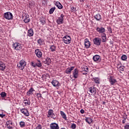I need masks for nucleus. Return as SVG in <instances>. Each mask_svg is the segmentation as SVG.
Wrapping results in <instances>:
<instances>
[{
	"mask_svg": "<svg viewBox=\"0 0 129 129\" xmlns=\"http://www.w3.org/2000/svg\"><path fill=\"white\" fill-rule=\"evenodd\" d=\"M45 61L50 65L51 64V59L49 57H47Z\"/></svg>",
	"mask_w": 129,
	"mask_h": 129,
	"instance_id": "c9c22d12",
	"label": "nucleus"
},
{
	"mask_svg": "<svg viewBox=\"0 0 129 129\" xmlns=\"http://www.w3.org/2000/svg\"><path fill=\"white\" fill-rule=\"evenodd\" d=\"M60 114L62 117H63V118L65 119V120H67V117L66 116V114H65L64 112H63L62 111H60Z\"/></svg>",
	"mask_w": 129,
	"mask_h": 129,
	"instance_id": "bb28decb",
	"label": "nucleus"
},
{
	"mask_svg": "<svg viewBox=\"0 0 129 129\" xmlns=\"http://www.w3.org/2000/svg\"><path fill=\"white\" fill-rule=\"evenodd\" d=\"M62 41L64 44H70L71 43V37L69 35H66L62 38Z\"/></svg>",
	"mask_w": 129,
	"mask_h": 129,
	"instance_id": "7ed1b4c3",
	"label": "nucleus"
},
{
	"mask_svg": "<svg viewBox=\"0 0 129 129\" xmlns=\"http://www.w3.org/2000/svg\"><path fill=\"white\" fill-rule=\"evenodd\" d=\"M94 18L96 21H100V20H101V15L99 14H97L94 16Z\"/></svg>",
	"mask_w": 129,
	"mask_h": 129,
	"instance_id": "b1692460",
	"label": "nucleus"
},
{
	"mask_svg": "<svg viewBox=\"0 0 129 129\" xmlns=\"http://www.w3.org/2000/svg\"><path fill=\"white\" fill-rule=\"evenodd\" d=\"M78 73H79V71L77 69H75L73 72V77L74 78H78Z\"/></svg>",
	"mask_w": 129,
	"mask_h": 129,
	"instance_id": "4468645a",
	"label": "nucleus"
},
{
	"mask_svg": "<svg viewBox=\"0 0 129 129\" xmlns=\"http://www.w3.org/2000/svg\"><path fill=\"white\" fill-rule=\"evenodd\" d=\"M51 84L54 87H59L60 86V83L56 80H53L51 81Z\"/></svg>",
	"mask_w": 129,
	"mask_h": 129,
	"instance_id": "f8f14e48",
	"label": "nucleus"
},
{
	"mask_svg": "<svg viewBox=\"0 0 129 129\" xmlns=\"http://www.w3.org/2000/svg\"><path fill=\"white\" fill-rule=\"evenodd\" d=\"M50 49L51 52H55L56 51V46L52 45L50 47Z\"/></svg>",
	"mask_w": 129,
	"mask_h": 129,
	"instance_id": "c85d7f7f",
	"label": "nucleus"
},
{
	"mask_svg": "<svg viewBox=\"0 0 129 129\" xmlns=\"http://www.w3.org/2000/svg\"><path fill=\"white\" fill-rule=\"evenodd\" d=\"M93 60H94V62L98 63V62H100L101 61V58L99 55H95L93 57Z\"/></svg>",
	"mask_w": 129,
	"mask_h": 129,
	"instance_id": "9b49d317",
	"label": "nucleus"
},
{
	"mask_svg": "<svg viewBox=\"0 0 129 129\" xmlns=\"http://www.w3.org/2000/svg\"><path fill=\"white\" fill-rule=\"evenodd\" d=\"M64 16L63 14H61L59 17L56 20V22L58 25H61L64 23Z\"/></svg>",
	"mask_w": 129,
	"mask_h": 129,
	"instance_id": "39448f33",
	"label": "nucleus"
},
{
	"mask_svg": "<svg viewBox=\"0 0 129 129\" xmlns=\"http://www.w3.org/2000/svg\"><path fill=\"white\" fill-rule=\"evenodd\" d=\"M80 112H81V113H82V114L84 113V110L81 109L80 110Z\"/></svg>",
	"mask_w": 129,
	"mask_h": 129,
	"instance_id": "3c124183",
	"label": "nucleus"
},
{
	"mask_svg": "<svg viewBox=\"0 0 129 129\" xmlns=\"http://www.w3.org/2000/svg\"><path fill=\"white\" fill-rule=\"evenodd\" d=\"M87 72H85L84 73L83 72V75H86V74H87Z\"/></svg>",
	"mask_w": 129,
	"mask_h": 129,
	"instance_id": "864d4df0",
	"label": "nucleus"
},
{
	"mask_svg": "<svg viewBox=\"0 0 129 129\" xmlns=\"http://www.w3.org/2000/svg\"><path fill=\"white\" fill-rule=\"evenodd\" d=\"M70 1H72V0H70Z\"/></svg>",
	"mask_w": 129,
	"mask_h": 129,
	"instance_id": "13d9d810",
	"label": "nucleus"
},
{
	"mask_svg": "<svg viewBox=\"0 0 129 129\" xmlns=\"http://www.w3.org/2000/svg\"><path fill=\"white\" fill-rule=\"evenodd\" d=\"M124 129H129V125L126 124V125L124 126Z\"/></svg>",
	"mask_w": 129,
	"mask_h": 129,
	"instance_id": "49530a36",
	"label": "nucleus"
},
{
	"mask_svg": "<svg viewBox=\"0 0 129 129\" xmlns=\"http://www.w3.org/2000/svg\"><path fill=\"white\" fill-rule=\"evenodd\" d=\"M13 48L15 50H19L22 49L23 47L22 46V44L19 42H15L13 44Z\"/></svg>",
	"mask_w": 129,
	"mask_h": 129,
	"instance_id": "20e7f679",
	"label": "nucleus"
},
{
	"mask_svg": "<svg viewBox=\"0 0 129 129\" xmlns=\"http://www.w3.org/2000/svg\"><path fill=\"white\" fill-rule=\"evenodd\" d=\"M101 38L99 37H96L93 39V43L94 45L99 46L101 44Z\"/></svg>",
	"mask_w": 129,
	"mask_h": 129,
	"instance_id": "0eeeda50",
	"label": "nucleus"
},
{
	"mask_svg": "<svg viewBox=\"0 0 129 129\" xmlns=\"http://www.w3.org/2000/svg\"><path fill=\"white\" fill-rule=\"evenodd\" d=\"M26 66H27V62L24 60H20L19 63L17 64V67L20 70H24Z\"/></svg>",
	"mask_w": 129,
	"mask_h": 129,
	"instance_id": "f03ea898",
	"label": "nucleus"
},
{
	"mask_svg": "<svg viewBox=\"0 0 129 129\" xmlns=\"http://www.w3.org/2000/svg\"><path fill=\"white\" fill-rule=\"evenodd\" d=\"M117 69L119 70V71H124V67L123 66H120V67H117Z\"/></svg>",
	"mask_w": 129,
	"mask_h": 129,
	"instance_id": "2f4dec72",
	"label": "nucleus"
},
{
	"mask_svg": "<svg viewBox=\"0 0 129 129\" xmlns=\"http://www.w3.org/2000/svg\"><path fill=\"white\" fill-rule=\"evenodd\" d=\"M38 63H41V61H40V60H38Z\"/></svg>",
	"mask_w": 129,
	"mask_h": 129,
	"instance_id": "4d7b16f0",
	"label": "nucleus"
},
{
	"mask_svg": "<svg viewBox=\"0 0 129 129\" xmlns=\"http://www.w3.org/2000/svg\"><path fill=\"white\" fill-rule=\"evenodd\" d=\"M36 65L37 67H42V63L41 62H37L36 63Z\"/></svg>",
	"mask_w": 129,
	"mask_h": 129,
	"instance_id": "a19ab883",
	"label": "nucleus"
},
{
	"mask_svg": "<svg viewBox=\"0 0 129 129\" xmlns=\"http://www.w3.org/2000/svg\"><path fill=\"white\" fill-rule=\"evenodd\" d=\"M40 22L41 23L42 25H45L46 21L44 20H42L40 21Z\"/></svg>",
	"mask_w": 129,
	"mask_h": 129,
	"instance_id": "c03bdc74",
	"label": "nucleus"
},
{
	"mask_svg": "<svg viewBox=\"0 0 129 129\" xmlns=\"http://www.w3.org/2000/svg\"><path fill=\"white\" fill-rule=\"evenodd\" d=\"M74 67H72L71 68H68L65 71V72L67 74H71V71L74 70Z\"/></svg>",
	"mask_w": 129,
	"mask_h": 129,
	"instance_id": "2eb2a0df",
	"label": "nucleus"
},
{
	"mask_svg": "<svg viewBox=\"0 0 129 129\" xmlns=\"http://www.w3.org/2000/svg\"><path fill=\"white\" fill-rule=\"evenodd\" d=\"M7 128L13 129V126H11V125H8L7 126Z\"/></svg>",
	"mask_w": 129,
	"mask_h": 129,
	"instance_id": "de8ad7c7",
	"label": "nucleus"
},
{
	"mask_svg": "<svg viewBox=\"0 0 129 129\" xmlns=\"http://www.w3.org/2000/svg\"><path fill=\"white\" fill-rule=\"evenodd\" d=\"M108 79L111 85H113V77L112 76L108 77Z\"/></svg>",
	"mask_w": 129,
	"mask_h": 129,
	"instance_id": "a878e982",
	"label": "nucleus"
},
{
	"mask_svg": "<svg viewBox=\"0 0 129 129\" xmlns=\"http://www.w3.org/2000/svg\"><path fill=\"white\" fill-rule=\"evenodd\" d=\"M97 32H98L100 34H101L102 41L103 43L106 42V34L104 33L105 32V29L104 27H97L96 29Z\"/></svg>",
	"mask_w": 129,
	"mask_h": 129,
	"instance_id": "f257e3e1",
	"label": "nucleus"
},
{
	"mask_svg": "<svg viewBox=\"0 0 129 129\" xmlns=\"http://www.w3.org/2000/svg\"><path fill=\"white\" fill-rule=\"evenodd\" d=\"M55 10H56V8L55 7H53L52 8H51L50 10H49V14L50 15H52V14H53V13H54V11H55Z\"/></svg>",
	"mask_w": 129,
	"mask_h": 129,
	"instance_id": "7c9ffc66",
	"label": "nucleus"
},
{
	"mask_svg": "<svg viewBox=\"0 0 129 129\" xmlns=\"http://www.w3.org/2000/svg\"><path fill=\"white\" fill-rule=\"evenodd\" d=\"M31 64H32L33 67H36V66H37V65L36 64L34 63V62H32Z\"/></svg>",
	"mask_w": 129,
	"mask_h": 129,
	"instance_id": "09e8293b",
	"label": "nucleus"
},
{
	"mask_svg": "<svg viewBox=\"0 0 129 129\" xmlns=\"http://www.w3.org/2000/svg\"><path fill=\"white\" fill-rule=\"evenodd\" d=\"M89 91H90L91 93H92V94H95V93H96V90L94 88H89Z\"/></svg>",
	"mask_w": 129,
	"mask_h": 129,
	"instance_id": "5701e85b",
	"label": "nucleus"
},
{
	"mask_svg": "<svg viewBox=\"0 0 129 129\" xmlns=\"http://www.w3.org/2000/svg\"><path fill=\"white\" fill-rule=\"evenodd\" d=\"M85 120H86V122L89 123V124H90V123H91V122H92V119L91 118L87 117V118H86Z\"/></svg>",
	"mask_w": 129,
	"mask_h": 129,
	"instance_id": "cd10ccee",
	"label": "nucleus"
},
{
	"mask_svg": "<svg viewBox=\"0 0 129 129\" xmlns=\"http://www.w3.org/2000/svg\"><path fill=\"white\" fill-rule=\"evenodd\" d=\"M35 55H36L38 58H42L43 56V53L40 49H37L35 50Z\"/></svg>",
	"mask_w": 129,
	"mask_h": 129,
	"instance_id": "1a4fd4ad",
	"label": "nucleus"
},
{
	"mask_svg": "<svg viewBox=\"0 0 129 129\" xmlns=\"http://www.w3.org/2000/svg\"><path fill=\"white\" fill-rule=\"evenodd\" d=\"M125 119L126 118H124V119L122 120V123H125Z\"/></svg>",
	"mask_w": 129,
	"mask_h": 129,
	"instance_id": "8fccbe9b",
	"label": "nucleus"
},
{
	"mask_svg": "<svg viewBox=\"0 0 129 129\" xmlns=\"http://www.w3.org/2000/svg\"><path fill=\"white\" fill-rule=\"evenodd\" d=\"M43 63L44 64H45V66H46V65H47V66L49 65V64H48V63L46 60L43 61Z\"/></svg>",
	"mask_w": 129,
	"mask_h": 129,
	"instance_id": "a18cd8bd",
	"label": "nucleus"
},
{
	"mask_svg": "<svg viewBox=\"0 0 129 129\" xmlns=\"http://www.w3.org/2000/svg\"><path fill=\"white\" fill-rule=\"evenodd\" d=\"M113 83H116V80L113 79Z\"/></svg>",
	"mask_w": 129,
	"mask_h": 129,
	"instance_id": "6e6d98bb",
	"label": "nucleus"
},
{
	"mask_svg": "<svg viewBox=\"0 0 129 129\" xmlns=\"http://www.w3.org/2000/svg\"><path fill=\"white\" fill-rule=\"evenodd\" d=\"M121 60H122V61H126V59H127V56H126V55H125V54H123L121 57Z\"/></svg>",
	"mask_w": 129,
	"mask_h": 129,
	"instance_id": "c756f323",
	"label": "nucleus"
},
{
	"mask_svg": "<svg viewBox=\"0 0 129 129\" xmlns=\"http://www.w3.org/2000/svg\"><path fill=\"white\" fill-rule=\"evenodd\" d=\"M47 117H51L53 119H56V115L54 113V111L52 109H49L48 112Z\"/></svg>",
	"mask_w": 129,
	"mask_h": 129,
	"instance_id": "423d86ee",
	"label": "nucleus"
},
{
	"mask_svg": "<svg viewBox=\"0 0 129 129\" xmlns=\"http://www.w3.org/2000/svg\"><path fill=\"white\" fill-rule=\"evenodd\" d=\"M20 125L21 127H25V122H24V121H21V122H20Z\"/></svg>",
	"mask_w": 129,
	"mask_h": 129,
	"instance_id": "72a5a7b5",
	"label": "nucleus"
},
{
	"mask_svg": "<svg viewBox=\"0 0 129 129\" xmlns=\"http://www.w3.org/2000/svg\"><path fill=\"white\" fill-rule=\"evenodd\" d=\"M34 35V31H33V29H30L28 31L27 36H29V37H33Z\"/></svg>",
	"mask_w": 129,
	"mask_h": 129,
	"instance_id": "6ab92c4d",
	"label": "nucleus"
},
{
	"mask_svg": "<svg viewBox=\"0 0 129 129\" xmlns=\"http://www.w3.org/2000/svg\"><path fill=\"white\" fill-rule=\"evenodd\" d=\"M35 91V90L33 88H31L27 92L26 94L28 96H30L33 94V92Z\"/></svg>",
	"mask_w": 129,
	"mask_h": 129,
	"instance_id": "f3484780",
	"label": "nucleus"
},
{
	"mask_svg": "<svg viewBox=\"0 0 129 129\" xmlns=\"http://www.w3.org/2000/svg\"><path fill=\"white\" fill-rule=\"evenodd\" d=\"M1 95L2 97H6V96H7V93L3 92L1 94Z\"/></svg>",
	"mask_w": 129,
	"mask_h": 129,
	"instance_id": "4c0bfd02",
	"label": "nucleus"
},
{
	"mask_svg": "<svg viewBox=\"0 0 129 129\" xmlns=\"http://www.w3.org/2000/svg\"><path fill=\"white\" fill-rule=\"evenodd\" d=\"M85 46L87 49H88L90 47V42H89L88 39H85Z\"/></svg>",
	"mask_w": 129,
	"mask_h": 129,
	"instance_id": "dca6fc26",
	"label": "nucleus"
},
{
	"mask_svg": "<svg viewBox=\"0 0 129 129\" xmlns=\"http://www.w3.org/2000/svg\"><path fill=\"white\" fill-rule=\"evenodd\" d=\"M71 127L72 129H75L76 128V124L75 123H73L72 125H71Z\"/></svg>",
	"mask_w": 129,
	"mask_h": 129,
	"instance_id": "ea45409f",
	"label": "nucleus"
},
{
	"mask_svg": "<svg viewBox=\"0 0 129 129\" xmlns=\"http://www.w3.org/2000/svg\"><path fill=\"white\" fill-rule=\"evenodd\" d=\"M24 23H29L30 22V18H29V17H26L24 20Z\"/></svg>",
	"mask_w": 129,
	"mask_h": 129,
	"instance_id": "473e14b6",
	"label": "nucleus"
},
{
	"mask_svg": "<svg viewBox=\"0 0 129 129\" xmlns=\"http://www.w3.org/2000/svg\"><path fill=\"white\" fill-rule=\"evenodd\" d=\"M55 6L59 9V10H61V9H63V6L61 5V3L59 2H56L55 3Z\"/></svg>",
	"mask_w": 129,
	"mask_h": 129,
	"instance_id": "412c9836",
	"label": "nucleus"
},
{
	"mask_svg": "<svg viewBox=\"0 0 129 129\" xmlns=\"http://www.w3.org/2000/svg\"><path fill=\"white\" fill-rule=\"evenodd\" d=\"M75 8H74V7H72V8H71V10L72 11H75Z\"/></svg>",
	"mask_w": 129,
	"mask_h": 129,
	"instance_id": "603ef678",
	"label": "nucleus"
},
{
	"mask_svg": "<svg viewBox=\"0 0 129 129\" xmlns=\"http://www.w3.org/2000/svg\"><path fill=\"white\" fill-rule=\"evenodd\" d=\"M5 69H6V64L2 61H0V70L4 71Z\"/></svg>",
	"mask_w": 129,
	"mask_h": 129,
	"instance_id": "a211bd4d",
	"label": "nucleus"
},
{
	"mask_svg": "<svg viewBox=\"0 0 129 129\" xmlns=\"http://www.w3.org/2000/svg\"><path fill=\"white\" fill-rule=\"evenodd\" d=\"M88 67L87 66H84L82 67V71L81 72L82 73H83V72H88Z\"/></svg>",
	"mask_w": 129,
	"mask_h": 129,
	"instance_id": "4be33fe9",
	"label": "nucleus"
},
{
	"mask_svg": "<svg viewBox=\"0 0 129 129\" xmlns=\"http://www.w3.org/2000/svg\"><path fill=\"white\" fill-rule=\"evenodd\" d=\"M6 124L7 126L11 125H11H13V122L11 120H9L6 122Z\"/></svg>",
	"mask_w": 129,
	"mask_h": 129,
	"instance_id": "f704fd0d",
	"label": "nucleus"
},
{
	"mask_svg": "<svg viewBox=\"0 0 129 129\" xmlns=\"http://www.w3.org/2000/svg\"><path fill=\"white\" fill-rule=\"evenodd\" d=\"M4 17L7 20H13V14L11 12L5 13Z\"/></svg>",
	"mask_w": 129,
	"mask_h": 129,
	"instance_id": "6e6552de",
	"label": "nucleus"
},
{
	"mask_svg": "<svg viewBox=\"0 0 129 129\" xmlns=\"http://www.w3.org/2000/svg\"><path fill=\"white\" fill-rule=\"evenodd\" d=\"M20 111L22 113H23L25 116H29L30 115V113H29V111L26 108H22L20 109Z\"/></svg>",
	"mask_w": 129,
	"mask_h": 129,
	"instance_id": "9d476101",
	"label": "nucleus"
},
{
	"mask_svg": "<svg viewBox=\"0 0 129 129\" xmlns=\"http://www.w3.org/2000/svg\"><path fill=\"white\" fill-rule=\"evenodd\" d=\"M107 30H108L109 33H110L111 34V33H112V29H111V27H109V26L108 27H107Z\"/></svg>",
	"mask_w": 129,
	"mask_h": 129,
	"instance_id": "58836bf2",
	"label": "nucleus"
},
{
	"mask_svg": "<svg viewBox=\"0 0 129 129\" xmlns=\"http://www.w3.org/2000/svg\"><path fill=\"white\" fill-rule=\"evenodd\" d=\"M50 126V129H59V125L55 122L51 123Z\"/></svg>",
	"mask_w": 129,
	"mask_h": 129,
	"instance_id": "ddd939ff",
	"label": "nucleus"
},
{
	"mask_svg": "<svg viewBox=\"0 0 129 129\" xmlns=\"http://www.w3.org/2000/svg\"><path fill=\"white\" fill-rule=\"evenodd\" d=\"M93 80H94V82L97 83V84L100 83V79H99V78H93Z\"/></svg>",
	"mask_w": 129,
	"mask_h": 129,
	"instance_id": "393cba45",
	"label": "nucleus"
},
{
	"mask_svg": "<svg viewBox=\"0 0 129 129\" xmlns=\"http://www.w3.org/2000/svg\"><path fill=\"white\" fill-rule=\"evenodd\" d=\"M23 102L25 105H30L31 104V102L29 99H24Z\"/></svg>",
	"mask_w": 129,
	"mask_h": 129,
	"instance_id": "aec40b11",
	"label": "nucleus"
},
{
	"mask_svg": "<svg viewBox=\"0 0 129 129\" xmlns=\"http://www.w3.org/2000/svg\"><path fill=\"white\" fill-rule=\"evenodd\" d=\"M0 116L1 117H4V116H5V115L3 114H0Z\"/></svg>",
	"mask_w": 129,
	"mask_h": 129,
	"instance_id": "5fc2aeb1",
	"label": "nucleus"
},
{
	"mask_svg": "<svg viewBox=\"0 0 129 129\" xmlns=\"http://www.w3.org/2000/svg\"><path fill=\"white\" fill-rule=\"evenodd\" d=\"M37 43L39 44V45H42V44H43V40L39 39L38 40Z\"/></svg>",
	"mask_w": 129,
	"mask_h": 129,
	"instance_id": "e433bc0d",
	"label": "nucleus"
},
{
	"mask_svg": "<svg viewBox=\"0 0 129 129\" xmlns=\"http://www.w3.org/2000/svg\"><path fill=\"white\" fill-rule=\"evenodd\" d=\"M36 96H37V98H40L42 97V94H41L40 93H37Z\"/></svg>",
	"mask_w": 129,
	"mask_h": 129,
	"instance_id": "79ce46f5",
	"label": "nucleus"
},
{
	"mask_svg": "<svg viewBox=\"0 0 129 129\" xmlns=\"http://www.w3.org/2000/svg\"><path fill=\"white\" fill-rule=\"evenodd\" d=\"M36 129H42L41 124H38V125L36 127Z\"/></svg>",
	"mask_w": 129,
	"mask_h": 129,
	"instance_id": "37998d69",
	"label": "nucleus"
}]
</instances>
